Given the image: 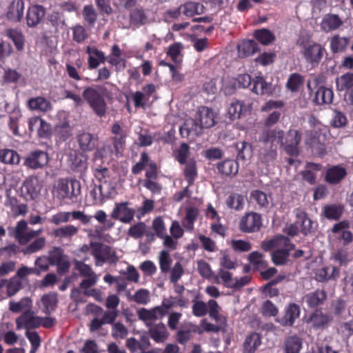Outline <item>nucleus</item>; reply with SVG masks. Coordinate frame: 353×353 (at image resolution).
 Instances as JSON below:
<instances>
[{"label": "nucleus", "instance_id": "f704fd0d", "mask_svg": "<svg viewBox=\"0 0 353 353\" xmlns=\"http://www.w3.org/2000/svg\"><path fill=\"white\" fill-rule=\"evenodd\" d=\"M28 105L30 109L41 112H47L52 109L51 103L41 97L30 99Z\"/></svg>", "mask_w": 353, "mask_h": 353}, {"label": "nucleus", "instance_id": "c03bdc74", "mask_svg": "<svg viewBox=\"0 0 353 353\" xmlns=\"http://www.w3.org/2000/svg\"><path fill=\"white\" fill-rule=\"evenodd\" d=\"M182 14L188 17L195 14H201L204 12L205 8L203 5L195 2H188L181 6Z\"/></svg>", "mask_w": 353, "mask_h": 353}, {"label": "nucleus", "instance_id": "c85d7f7f", "mask_svg": "<svg viewBox=\"0 0 353 353\" xmlns=\"http://www.w3.org/2000/svg\"><path fill=\"white\" fill-rule=\"evenodd\" d=\"M188 300L183 296H171L167 299H164L162 301L161 305L160 306L162 307L163 310H165L166 313L167 310L174 307H188Z\"/></svg>", "mask_w": 353, "mask_h": 353}, {"label": "nucleus", "instance_id": "e433bc0d", "mask_svg": "<svg viewBox=\"0 0 353 353\" xmlns=\"http://www.w3.org/2000/svg\"><path fill=\"white\" fill-rule=\"evenodd\" d=\"M303 341L297 335L288 336L285 340L284 350L285 353H299L302 348Z\"/></svg>", "mask_w": 353, "mask_h": 353}, {"label": "nucleus", "instance_id": "72a5a7b5", "mask_svg": "<svg viewBox=\"0 0 353 353\" xmlns=\"http://www.w3.org/2000/svg\"><path fill=\"white\" fill-rule=\"evenodd\" d=\"M5 35L13 41L17 50H23L25 46V37L20 30L9 28L5 31Z\"/></svg>", "mask_w": 353, "mask_h": 353}, {"label": "nucleus", "instance_id": "680f3d73", "mask_svg": "<svg viewBox=\"0 0 353 353\" xmlns=\"http://www.w3.org/2000/svg\"><path fill=\"white\" fill-rule=\"evenodd\" d=\"M184 174L189 185L192 184L197 177V170L194 161L190 160L187 162L184 168Z\"/></svg>", "mask_w": 353, "mask_h": 353}, {"label": "nucleus", "instance_id": "b1692460", "mask_svg": "<svg viewBox=\"0 0 353 353\" xmlns=\"http://www.w3.org/2000/svg\"><path fill=\"white\" fill-rule=\"evenodd\" d=\"M45 15V10L41 6L34 5L28 8L26 21L29 27L37 26Z\"/></svg>", "mask_w": 353, "mask_h": 353}, {"label": "nucleus", "instance_id": "cd10ccee", "mask_svg": "<svg viewBox=\"0 0 353 353\" xmlns=\"http://www.w3.org/2000/svg\"><path fill=\"white\" fill-rule=\"evenodd\" d=\"M330 320V319L327 315L324 314L319 310H316L305 319V322L307 324H310L312 327L314 329H319L327 325Z\"/></svg>", "mask_w": 353, "mask_h": 353}, {"label": "nucleus", "instance_id": "603ef678", "mask_svg": "<svg viewBox=\"0 0 353 353\" xmlns=\"http://www.w3.org/2000/svg\"><path fill=\"white\" fill-rule=\"evenodd\" d=\"M321 166L319 164L308 163L305 170L301 172L303 179L310 184H314L316 181L315 172L319 171Z\"/></svg>", "mask_w": 353, "mask_h": 353}, {"label": "nucleus", "instance_id": "7c9ffc66", "mask_svg": "<svg viewBox=\"0 0 353 353\" xmlns=\"http://www.w3.org/2000/svg\"><path fill=\"white\" fill-rule=\"evenodd\" d=\"M238 55L245 58L254 54L259 50L257 43L253 40H246L241 42L237 46Z\"/></svg>", "mask_w": 353, "mask_h": 353}, {"label": "nucleus", "instance_id": "49530a36", "mask_svg": "<svg viewBox=\"0 0 353 353\" xmlns=\"http://www.w3.org/2000/svg\"><path fill=\"white\" fill-rule=\"evenodd\" d=\"M333 96L331 89L320 87L316 92L314 101L319 105L329 104L332 101Z\"/></svg>", "mask_w": 353, "mask_h": 353}, {"label": "nucleus", "instance_id": "f257e3e1", "mask_svg": "<svg viewBox=\"0 0 353 353\" xmlns=\"http://www.w3.org/2000/svg\"><path fill=\"white\" fill-rule=\"evenodd\" d=\"M261 248L264 251L274 250L272 252V261L276 265H284L288 262L290 252L294 249V245L283 236H276L274 239L261 242Z\"/></svg>", "mask_w": 353, "mask_h": 353}, {"label": "nucleus", "instance_id": "9b49d317", "mask_svg": "<svg viewBox=\"0 0 353 353\" xmlns=\"http://www.w3.org/2000/svg\"><path fill=\"white\" fill-rule=\"evenodd\" d=\"M170 235L167 234L163 245L170 250H174L179 245L178 240L181 239L184 234V230L179 221H173L170 228Z\"/></svg>", "mask_w": 353, "mask_h": 353}, {"label": "nucleus", "instance_id": "8fccbe9b", "mask_svg": "<svg viewBox=\"0 0 353 353\" xmlns=\"http://www.w3.org/2000/svg\"><path fill=\"white\" fill-rule=\"evenodd\" d=\"M260 345V335L256 332L252 333L247 336L244 342V352L254 353Z\"/></svg>", "mask_w": 353, "mask_h": 353}, {"label": "nucleus", "instance_id": "864d4df0", "mask_svg": "<svg viewBox=\"0 0 353 353\" xmlns=\"http://www.w3.org/2000/svg\"><path fill=\"white\" fill-rule=\"evenodd\" d=\"M122 51L118 45H114L111 48L110 54L107 57L108 61L110 64L114 66H118L122 64L125 67V60L121 58Z\"/></svg>", "mask_w": 353, "mask_h": 353}, {"label": "nucleus", "instance_id": "4be33fe9", "mask_svg": "<svg viewBox=\"0 0 353 353\" xmlns=\"http://www.w3.org/2000/svg\"><path fill=\"white\" fill-rule=\"evenodd\" d=\"M343 24V20L337 14H327L323 17L320 27L322 31L329 32L339 29Z\"/></svg>", "mask_w": 353, "mask_h": 353}, {"label": "nucleus", "instance_id": "a878e982", "mask_svg": "<svg viewBox=\"0 0 353 353\" xmlns=\"http://www.w3.org/2000/svg\"><path fill=\"white\" fill-rule=\"evenodd\" d=\"M350 228V223L343 221L334 224L332 230L335 234H339L340 238L343 241L344 245H347L353 241V234L347 230Z\"/></svg>", "mask_w": 353, "mask_h": 353}, {"label": "nucleus", "instance_id": "5fc2aeb1", "mask_svg": "<svg viewBox=\"0 0 353 353\" xmlns=\"http://www.w3.org/2000/svg\"><path fill=\"white\" fill-rule=\"evenodd\" d=\"M199 215V210L196 208H188L186 210L185 216L183 220L182 225L188 230L192 231L194 229V223Z\"/></svg>", "mask_w": 353, "mask_h": 353}, {"label": "nucleus", "instance_id": "a19ab883", "mask_svg": "<svg viewBox=\"0 0 353 353\" xmlns=\"http://www.w3.org/2000/svg\"><path fill=\"white\" fill-rule=\"evenodd\" d=\"M326 299V294L322 290H316L306 294L303 299L309 307H315L321 305Z\"/></svg>", "mask_w": 353, "mask_h": 353}, {"label": "nucleus", "instance_id": "0eeeda50", "mask_svg": "<svg viewBox=\"0 0 353 353\" xmlns=\"http://www.w3.org/2000/svg\"><path fill=\"white\" fill-rule=\"evenodd\" d=\"M42 232V229L34 230L29 228L27 222L21 220L17 223L13 234L20 245H26L34 238L39 236Z\"/></svg>", "mask_w": 353, "mask_h": 353}, {"label": "nucleus", "instance_id": "4468645a", "mask_svg": "<svg viewBox=\"0 0 353 353\" xmlns=\"http://www.w3.org/2000/svg\"><path fill=\"white\" fill-rule=\"evenodd\" d=\"M284 132L280 129L264 130L259 137V141L270 144V148L283 144Z\"/></svg>", "mask_w": 353, "mask_h": 353}, {"label": "nucleus", "instance_id": "20e7f679", "mask_svg": "<svg viewBox=\"0 0 353 353\" xmlns=\"http://www.w3.org/2000/svg\"><path fill=\"white\" fill-rule=\"evenodd\" d=\"M83 97L97 116L100 117L105 116L107 105L97 89L93 87L85 88L83 92Z\"/></svg>", "mask_w": 353, "mask_h": 353}, {"label": "nucleus", "instance_id": "bf43d9fd", "mask_svg": "<svg viewBox=\"0 0 353 353\" xmlns=\"http://www.w3.org/2000/svg\"><path fill=\"white\" fill-rule=\"evenodd\" d=\"M152 228L155 232V234L159 238L165 241L167 236V230L163 219L161 217L155 218L152 223Z\"/></svg>", "mask_w": 353, "mask_h": 353}, {"label": "nucleus", "instance_id": "09e8293b", "mask_svg": "<svg viewBox=\"0 0 353 353\" xmlns=\"http://www.w3.org/2000/svg\"><path fill=\"white\" fill-rule=\"evenodd\" d=\"M250 199L255 202L260 208H268L270 205L271 199L261 190H253L250 194Z\"/></svg>", "mask_w": 353, "mask_h": 353}, {"label": "nucleus", "instance_id": "bb28decb", "mask_svg": "<svg viewBox=\"0 0 353 353\" xmlns=\"http://www.w3.org/2000/svg\"><path fill=\"white\" fill-rule=\"evenodd\" d=\"M24 2L22 0H14L8 8V18L12 21H19L23 16Z\"/></svg>", "mask_w": 353, "mask_h": 353}, {"label": "nucleus", "instance_id": "4c0bfd02", "mask_svg": "<svg viewBox=\"0 0 353 353\" xmlns=\"http://www.w3.org/2000/svg\"><path fill=\"white\" fill-rule=\"evenodd\" d=\"M208 307L209 308L210 316L218 323H221V326H226V318L225 316L220 314L221 308L217 302L213 299L209 300L208 302Z\"/></svg>", "mask_w": 353, "mask_h": 353}, {"label": "nucleus", "instance_id": "58836bf2", "mask_svg": "<svg viewBox=\"0 0 353 353\" xmlns=\"http://www.w3.org/2000/svg\"><path fill=\"white\" fill-rule=\"evenodd\" d=\"M219 172L225 176H235L239 170V164L234 160H225L218 164Z\"/></svg>", "mask_w": 353, "mask_h": 353}, {"label": "nucleus", "instance_id": "6e6d98bb", "mask_svg": "<svg viewBox=\"0 0 353 353\" xmlns=\"http://www.w3.org/2000/svg\"><path fill=\"white\" fill-rule=\"evenodd\" d=\"M182 49L183 46L181 43H174L169 47L167 52V54L179 65H181L183 61V55L181 54Z\"/></svg>", "mask_w": 353, "mask_h": 353}, {"label": "nucleus", "instance_id": "052dcab7", "mask_svg": "<svg viewBox=\"0 0 353 353\" xmlns=\"http://www.w3.org/2000/svg\"><path fill=\"white\" fill-rule=\"evenodd\" d=\"M21 78V74L16 70L7 68L2 76L3 84L17 83Z\"/></svg>", "mask_w": 353, "mask_h": 353}, {"label": "nucleus", "instance_id": "9d476101", "mask_svg": "<svg viewBox=\"0 0 353 353\" xmlns=\"http://www.w3.org/2000/svg\"><path fill=\"white\" fill-rule=\"evenodd\" d=\"M284 105V103L281 101H268L266 102L262 107H261V111L262 112H270L273 110L266 118V119L264 121V125L268 127H270L276 124L280 117H281V112L280 111L277 110V109H280L283 108Z\"/></svg>", "mask_w": 353, "mask_h": 353}, {"label": "nucleus", "instance_id": "f3484780", "mask_svg": "<svg viewBox=\"0 0 353 353\" xmlns=\"http://www.w3.org/2000/svg\"><path fill=\"white\" fill-rule=\"evenodd\" d=\"M336 88L339 91H346L345 99L353 105V73L347 72L336 79Z\"/></svg>", "mask_w": 353, "mask_h": 353}, {"label": "nucleus", "instance_id": "774afa93", "mask_svg": "<svg viewBox=\"0 0 353 353\" xmlns=\"http://www.w3.org/2000/svg\"><path fill=\"white\" fill-rule=\"evenodd\" d=\"M255 38L263 45H268L274 40L273 34L266 29H261L255 31Z\"/></svg>", "mask_w": 353, "mask_h": 353}, {"label": "nucleus", "instance_id": "69168bd1", "mask_svg": "<svg viewBox=\"0 0 353 353\" xmlns=\"http://www.w3.org/2000/svg\"><path fill=\"white\" fill-rule=\"evenodd\" d=\"M303 77L298 73L292 74L287 82V88L292 92L297 91L303 83Z\"/></svg>", "mask_w": 353, "mask_h": 353}, {"label": "nucleus", "instance_id": "412c9836", "mask_svg": "<svg viewBox=\"0 0 353 353\" xmlns=\"http://www.w3.org/2000/svg\"><path fill=\"white\" fill-rule=\"evenodd\" d=\"M17 327L18 330L26 328H36L41 324V319L35 316L32 312H27L21 315L16 320Z\"/></svg>", "mask_w": 353, "mask_h": 353}, {"label": "nucleus", "instance_id": "6ab92c4d", "mask_svg": "<svg viewBox=\"0 0 353 353\" xmlns=\"http://www.w3.org/2000/svg\"><path fill=\"white\" fill-rule=\"evenodd\" d=\"M195 118L203 129L209 128L214 125L216 114L212 109L202 106L199 108Z\"/></svg>", "mask_w": 353, "mask_h": 353}, {"label": "nucleus", "instance_id": "ea45409f", "mask_svg": "<svg viewBox=\"0 0 353 353\" xmlns=\"http://www.w3.org/2000/svg\"><path fill=\"white\" fill-rule=\"evenodd\" d=\"M233 281L234 279L232 277V274L223 268H219L218 270L217 274H214L213 279L214 283L216 284H223L225 287L228 288H231Z\"/></svg>", "mask_w": 353, "mask_h": 353}, {"label": "nucleus", "instance_id": "423d86ee", "mask_svg": "<svg viewBox=\"0 0 353 353\" xmlns=\"http://www.w3.org/2000/svg\"><path fill=\"white\" fill-rule=\"evenodd\" d=\"M325 48L319 43L309 41L301 44V53L310 64H318L324 54Z\"/></svg>", "mask_w": 353, "mask_h": 353}, {"label": "nucleus", "instance_id": "f03ea898", "mask_svg": "<svg viewBox=\"0 0 353 353\" xmlns=\"http://www.w3.org/2000/svg\"><path fill=\"white\" fill-rule=\"evenodd\" d=\"M81 194V185L77 180L60 179L53 190V194L60 200L72 199Z\"/></svg>", "mask_w": 353, "mask_h": 353}, {"label": "nucleus", "instance_id": "e2e57ef3", "mask_svg": "<svg viewBox=\"0 0 353 353\" xmlns=\"http://www.w3.org/2000/svg\"><path fill=\"white\" fill-rule=\"evenodd\" d=\"M197 270L200 275L207 279H213L214 274L208 263L204 260H199L196 262Z\"/></svg>", "mask_w": 353, "mask_h": 353}, {"label": "nucleus", "instance_id": "3c124183", "mask_svg": "<svg viewBox=\"0 0 353 353\" xmlns=\"http://www.w3.org/2000/svg\"><path fill=\"white\" fill-rule=\"evenodd\" d=\"M252 91L257 94L270 95L272 93L271 85L268 83L261 77H256L254 80Z\"/></svg>", "mask_w": 353, "mask_h": 353}, {"label": "nucleus", "instance_id": "6e6552de", "mask_svg": "<svg viewBox=\"0 0 353 353\" xmlns=\"http://www.w3.org/2000/svg\"><path fill=\"white\" fill-rule=\"evenodd\" d=\"M41 187L37 177L30 176L23 181L21 187V195L26 201H32L39 196Z\"/></svg>", "mask_w": 353, "mask_h": 353}, {"label": "nucleus", "instance_id": "0e129e2a", "mask_svg": "<svg viewBox=\"0 0 353 353\" xmlns=\"http://www.w3.org/2000/svg\"><path fill=\"white\" fill-rule=\"evenodd\" d=\"M220 268L224 270H234L237 267V262L226 252H221L219 259Z\"/></svg>", "mask_w": 353, "mask_h": 353}, {"label": "nucleus", "instance_id": "de8ad7c7", "mask_svg": "<svg viewBox=\"0 0 353 353\" xmlns=\"http://www.w3.org/2000/svg\"><path fill=\"white\" fill-rule=\"evenodd\" d=\"M151 338L156 342H163L168 336V332L165 325L159 323L152 327L150 330Z\"/></svg>", "mask_w": 353, "mask_h": 353}, {"label": "nucleus", "instance_id": "2f4dec72", "mask_svg": "<svg viewBox=\"0 0 353 353\" xmlns=\"http://www.w3.org/2000/svg\"><path fill=\"white\" fill-rule=\"evenodd\" d=\"M295 214L297 224H299L301 232L304 234L310 232L312 229L313 223L311 219L307 216L306 213L300 209H296L295 210Z\"/></svg>", "mask_w": 353, "mask_h": 353}, {"label": "nucleus", "instance_id": "aec40b11", "mask_svg": "<svg viewBox=\"0 0 353 353\" xmlns=\"http://www.w3.org/2000/svg\"><path fill=\"white\" fill-rule=\"evenodd\" d=\"M58 121L54 127V132L63 140L72 135V127L69 123L68 116L64 112L57 114Z\"/></svg>", "mask_w": 353, "mask_h": 353}, {"label": "nucleus", "instance_id": "473e14b6", "mask_svg": "<svg viewBox=\"0 0 353 353\" xmlns=\"http://www.w3.org/2000/svg\"><path fill=\"white\" fill-rule=\"evenodd\" d=\"M300 309L295 303H290L286 309L285 314L282 318L281 323L283 325L292 326L299 316Z\"/></svg>", "mask_w": 353, "mask_h": 353}, {"label": "nucleus", "instance_id": "ddd939ff", "mask_svg": "<svg viewBox=\"0 0 353 353\" xmlns=\"http://www.w3.org/2000/svg\"><path fill=\"white\" fill-rule=\"evenodd\" d=\"M112 218L123 223H130L134 216V210L128 208V202L116 203L111 214Z\"/></svg>", "mask_w": 353, "mask_h": 353}, {"label": "nucleus", "instance_id": "c756f323", "mask_svg": "<svg viewBox=\"0 0 353 353\" xmlns=\"http://www.w3.org/2000/svg\"><path fill=\"white\" fill-rule=\"evenodd\" d=\"M347 174L346 170L340 165L332 166L326 172V181L332 184L340 182Z\"/></svg>", "mask_w": 353, "mask_h": 353}, {"label": "nucleus", "instance_id": "4d7b16f0", "mask_svg": "<svg viewBox=\"0 0 353 353\" xmlns=\"http://www.w3.org/2000/svg\"><path fill=\"white\" fill-rule=\"evenodd\" d=\"M79 231L78 228L72 225H66L54 230V236L58 238H71L76 235Z\"/></svg>", "mask_w": 353, "mask_h": 353}, {"label": "nucleus", "instance_id": "393cba45", "mask_svg": "<svg viewBox=\"0 0 353 353\" xmlns=\"http://www.w3.org/2000/svg\"><path fill=\"white\" fill-rule=\"evenodd\" d=\"M86 52L89 55L88 63L90 69L97 68L100 63H103L105 60L104 53L94 46H88Z\"/></svg>", "mask_w": 353, "mask_h": 353}, {"label": "nucleus", "instance_id": "c9c22d12", "mask_svg": "<svg viewBox=\"0 0 353 353\" xmlns=\"http://www.w3.org/2000/svg\"><path fill=\"white\" fill-rule=\"evenodd\" d=\"M340 274L339 269L336 267H324L319 269L316 273V279L325 281L329 279H336Z\"/></svg>", "mask_w": 353, "mask_h": 353}, {"label": "nucleus", "instance_id": "13d9d810", "mask_svg": "<svg viewBox=\"0 0 353 353\" xmlns=\"http://www.w3.org/2000/svg\"><path fill=\"white\" fill-rule=\"evenodd\" d=\"M19 155L14 150L3 149L0 150V161L8 164H18Z\"/></svg>", "mask_w": 353, "mask_h": 353}, {"label": "nucleus", "instance_id": "338daca9", "mask_svg": "<svg viewBox=\"0 0 353 353\" xmlns=\"http://www.w3.org/2000/svg\"><path fill=\"white\" fill-rule=\"evenodd\" d=\"M348 44V39L338 35L333 37L330 41L331 50L333 52L343 51Z\"/></svg>", "mask_w": 353, "mask_h": 353}, {"label": "nucleus", "instance_id": "dca6fc26", "mask_svg": "<svg viewBox=\"0 0 353 353\" xmlns=\"http://www.w3.org/2000/svg\"><path fill=\"white\" fill-rule=\"evenodd\" d=\"M301 139V134L296 130H290L285 142L281 145L285 151L291 156H297L299 153V145Z\"/></svg>", "mask_w": 353, "mask_h": 353}, {"label": "nucleus", "instance_id": "2eb2a0df", "mask_svg": "<svg viewBox=\"0 0 353 353\" xmlns=\"http://www.w3.org/2000/svg\"><path fill=\"white\" fill-rule=\"evenodd\" d=\"M137 313L139 319L150 326L155 321L161 319L165 314V311L162 309V307L157 306L150 310L144 307L140 308Z\"/></svg>", "mask_w": 353, "mask_h": 353}, {"label": "nucleus", "instance_id": "f8f14e48", "mask_svg": "<svg viewBox=\"0 0 353 353\" xmlns=\"http://www.w3.org/2000/svg\"><path fill=\"white\" fill-rule=\"evenodd\" d=\"M49 161V157L46 152L35 150L30 152L25 159L24 165L33 170L43 168Z\"/></svg>", "mask_w": 353, "mask_h": 353}, {"label": "nucleus", "instance_id": "a211bd4d", "mask_svg": "<svg viewBox=\"0 0 353 353\" xmlns=\"http://www.w3.org/2000/svg\"><path fill=\"white\" fill-rule=\"evenodd\" d=\"M251 109L250 105H246L241 101L234 100L228 107L227 114L231 120L234 121L249 114Z\"/></svg>", "mask_w": 353, "mask_h": 353}, {"label": "nucleus", "instance_id": "1a4fd4ad", "mask_svg": "<svg viewBox=\"0 0 353 353\" xmlns=\"http://www.w3.org/2000/svg\"><path fill=\"white\" fill-rule=\"evenodd\" d=\"M262 225L261 216L256 212L246 213L241 219L239 228L244 232H254L260 230Z\"/></svg>", "mask_w": 353, "mask_h": 353}, {"label": "nucleus", "instance_id": "79ce46f5", "mask_svg": "<svg viewBox=\"0 0 353 353\" xmlns=\"http://www.w3.org/2000/svg\"><path fill=\"white\" fill-rule=\"evenodd\" d=\"M245 198L244 196L236 193H231L226 199L225 203L227 206L236 211L243 210L244 207Z\"/></svg>", "mask_w": 353, "mask_h": 353}, {"label": "nucleus", "instance_id": "39448f33", "mask_svg": "<svg viewBox=\"0 0 353 353\" xmlns=\"http://www.w3.org/2000/svg\"><path fill=\"white\" fill-rule=\"evenodd\" d=\"M83 97L97 116L100 117L105 116L107 105L97 89L93 87L85 88L83 92Z\"/></svg>", "mask_w": 353, "mask_h": 353}, {"label": "nucleus", "instance_id": "7ed1b4c3", "mask_svg": "<svg viewBox=\"0 0 353 353\" xmlns=\"http://www.w3.org/2000/svg\"><path fill=\"white\" fill-rule=\"evenodd\" d=\"M91 254L97 266H101L106 262L115 263L118 260L115 251L112 248L97 241L91 242Z\"/></svg>", "mask_w": 353, "mask_h": 353}, {"label": "nucleus", "instance_id": "a18cd8bd", "mask_svg": "<svg viewBox=\"0 0 353 353\" xmlns=\"http://www.w3.org/2000/svg\"><path fill=\"white\" fill-rule=\"evenodd\" d=\"M4 285H6L7 294L8 296L16 294L22 287L21 281L17 278V276H13L9 280H1L0 282V288H3Z\"/></svg>", "mask_w": 353, "mask_h": 353}, {"label": "nucleus", "instance_id": "5701e85b", "mask_svg": "<svg viewBox=\"0 0 353 353\" xmlns=\"http://www.w3.org/2000/svg\"><path fill=\"white\" fill-rule=\"evenodd\" d=\"M203 128L195 119H186L183 125L180 128V134L184 138H188L190 136L194 137L199 135Z\"/></svg>", "mask_w": 353, "mask_h": 353}, {"label": "nucleus", "instance_id": "37998d69", "mask_svg": "<svg viewBox=\"0 0 353 353\" xmlns=\"http://www.w3.org/2000/svg\"><path fill=\"white\" fill-rule=\"evenodd\" d=\"M78 141L81 149L88 152L92 150L96 146L97 139L88 132H83L78 137Z\"/></svg>", "mask_w": 353, "mask_h": 353}]
</instances>
